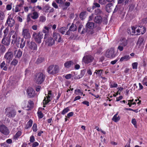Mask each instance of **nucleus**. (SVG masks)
<instances>
[{
	"label": "nucleus",
	"instance_id": "5fc2aeb1",
	"mask_svg": "<svg viewBox=\"0 0 147 147\" xmlns=\"http://www.w3.org/2000/svg\"><path fill=\"white\" fill-rule=\"evenodd\" d=\"M32 129L33 131H34L36 132L37 131V125L36 123H34L33 124L32 127Z\"/></svg>",
	"mask_w": 147,
	"mask_h": 147
},
{
	"label": "nucleus",
	"instance_id": "6e6d98bb",
	"mask_svg": "<svg viewBox=\"0 0 147 147\" xmlns=\"http://www.w3.org/2000/svg\"><path fill=\"white\" fill-rule=\"evenodd\" d=\"M132 123L134 125L135 127H137L136 122V120L135 119H133L131 120Z\"/></svg>",
	"mask_w": 147,
	"mask_h": 147
},
{
	"label": "nucleus",
	"instance_id": "f8f14e48",
	"mask_svg": "<svg viewBox=\"0 0 147 147\" xmlns=\"http://www.w3.org/2000/svg\"><path fill=\"white\" fill-rule=\"evenodd\" d=\"M105 55L106 57L110 58L114 57L115 55L114 50L112 49L108 50L106 52Z\"/></svg>",
	"mask_w": 147,
	"mask_h": 147
},
{
	"label": "nucleus",
	"instance_id": "bf43d9fd",
	"mask_svg": "<svg viewBox=\"0 0 147 147\" xmlns=\"http://www.w3.org/2000/svg\"><path fill=\"white\" fill-rule=\"evenodd\" d=\"M11 8H12L11 5L8 4L6 5V9L7 10H10L11 9Z\"/></svg>",
	"mask_w": 147,
	"mask_h": 147
},
{
	"label": "nucleus",
	"instance_id": "412c9836",
	"mask_svg": "<svg viewBox=\"0 0 147 147\" xmlns=\"http://www.w3.org/2000/svg\"><path fill=\"white\" fill-rule=\"evenodd\" d=\"M113 8V6L112 3H109L105 7L106 10L108 12H111Z\"/></svg>",
	"mask_w": 147,
	"mask_h": 147
},
{
	"label": "nucleus",
	"instance_id": "4be33fe9",
	"mask_svg": "<svg viewBox=\"0 0 147 147\" xmlns=\"http://www.w3.org/2000/svg\"><path fill=\"white\" fill-rule=\"evenodd\" d=\"M8 66V65L5 63L4 61L1 63L0 65V68L5 71H6L7 70Z\"/></svg>",
	"mask_w": 147,
	"mask_h": 147
},
{
	"label": "nucleus",
	"instance_id": "4468645a",
	"mask_svg": "<svg viewBox=\"0 0 147 147\" xmlns=\"http://www.w3.org/2000/svg\"><path fill=\"white\" fill-rule=\"evenodd\" d=\"M15 23V21L12 18L9 17L7 18L5 24V25L6 24L8 25V26L10 27H12L14 25Z\"/></svg>",
	"mask_w": 147,
	"mask_h": 147
},
{
	"label": "nucleus",
	"instance_id": "7ed1b4c3",
	"mask_svg": "<svg viewBox=\"0 0 147 147\" xmlns=\"http://www.w3.org/2000/svg\"><path fill=\"white\" fill-rule=\"evenodd\" d=\"M128 43L127 39L123 38H121L119 41V46L118 47V49L120 51L123 50L124 47L127 46Z\"/></svg>",
	"mask_w": 147,
	"mask_h": 147
},
{
	"label": "nucleus",
	"instance_id": "49530a36",
	"mask_svg": "<svg viewBox=\"0 0 147 147\" xmlns=\"http://www.w3.org/2000/svg\"><path fill=\"white\" fill-rule=\"evenodd\" d=\"M100 7V5L99 4L94 1L93 3V5L92 7V8L93 9H94L96 7Z\"/></svg>",
	"mask_w": 147,
	"mask_h": 147
},
{
	"label": "nucleus",
	"instance_id": "f257e3e1",
	"mask_svg": "<svg viewBox=\"0 0 147 147\" xmlns=\"http://www.w3.org/2000/svg\"><path fill=\"white\" fill-rule=\"evenodd\" d=\"M132 35H139L143 34L146 31V28L144 26H133L131 28Z\"/></svg>",
	"mask_w": 147,
	"mask_h": 147
},
{
	"label": "nucleus",
	"instance_id": "37998d69",
	"mask_svg": "<svg viewBox=\"0 0 147 147\" xmlns=\"http://www.w3.org/2000/svg\"><path fill=\"white\" fill-rule=\"evenodd\" d=\"M5 17V15L4 13L2 11H0V20H3Z\"/></svg>",
	"mask_w": 147,
	"mask_h": 147
},
{
	"label": "nucleus",
	"instance_id": "de8ad7c7",
	"mask_svg": "<svg viewBox=\"0 0 147 147\" xmlns=\"http://www.w3.org/2000/svg\"><path fill=\"white\" fill-rule=\"evenodd\" d=\"M75 93L77 95H82L83 94V92L80 89H76L75 90Z\"/></svg>",
	"mask_w": 147,
	"mask_h": 147
},
{
	"label": "nucleus",
	"instance_id": "7c9ffc66",
	"mask_svg": "<svg viewBox=\"0 0 147 147\" xmlns=\"http://www.w3.org/2000/svg\"><path fill=\"white\" fill-rule=\"evenodd\" d=\"M49 28L47 26H45L42 30L43 32L45 33V35L46 34L49 35Z\"/></svg>",
	"mask_w": 147,
	"mask_h": 147
},
{
	"label": "nucleus",
	"instance_id": "8fccbe9b",
	"mask_svg": "<svg viewBox=\"0 0 147 147\" xmlns=\"http://www.w3.org/2000/svg\"><path fill=\"white\" fill-rule=\"evenodd\" d=\"M39 21L42 22H43L45 21L46 20L45 17L43 16H40L39 18Z\"/></svg>",
	"mask_w": 147,
	"mask_h": 147
},
{
	"label": "nucleus",
	"instance_id": "13d9d810",
	"mask_svg": "<svg viewBox=\"0 0 147 147\" xmlns=\"http://www.w3.org/2000/svg\"><path fill=\"white\" fill-rule=\"evenodd\" d=\"M37 113L38 115L39 118L41 119L43 117V115L41 112H38Z\"/></svg>",
	"mask_w": 147,
	"mask_h": 147
},
{
	"label": "nucleus",
	"instance_id": "603ef678",
	"mask_svg": "<svg viewBox=\"0 0 147 147\" xmlns=\"http://www.w3.org/2000/svg\"><path fill=\"white\" fill-rule=\"evenodd\" d=\"M138 63L137 62L133 63L132 64L133 69H137L138 67Z\"/></svg>",
	"mask_w": 147,
	"mask_h": 147
},
{
	"label": "nucleus",
	"instance_id": "680f3d73",
	"mask_svg": "<svg viewBox=\"0 0 147 147\" xmlns=\"http://www.w3.org/2000/svg\"><path fill=\"white\" fill-rule=\"evenodd\" d=\"M35 140L34 137L33 136H31L30 137V141L31 142H33Z\"/></svg>",
	"mask_w": 147,
	"mask_h": 147
},
{
	"label": "nucleus",
	"instance_id": "0eeeda50",
	"mask_svg": "<svg viewBox=\"0 0 147 147\" xmlns=\"http://www.w3.org/2000/svg\"><path fill=\"white\" fill-rule=\"evenodd\" d=\"M43 34L41 32H40L38 34L34 32L32 37L36 42L40 43L41 42V39L43 38Z\"/></svg>",
	"mask_w": 147,
	"mask_h": 147
},
{
	"label": "nucleus",
	"instance_id": "c85d7f7f",
	"mask_svg": "<svg viewBox=\"0 0 147 147\" xmlns=\"http://www.w3.org/2000/svg\"><path fill=\"white\" fill-rule=\"evenodd\" d=\"M73 64L74 62L72 61H70L66 62L64 64V66L65 67L68 68Z\"/></svg>",
	"mask_w": 147,
	"mask_h": 147
},
{
	"label": "nucleus",
	"instance_id": "774afa93",
	"mask_svg": "<svg viewBox=\"0 0 147 147\" xmlns=\"http://www.w3.org/2000/svg\"><path fill=\"white\" fill-rule=\"evenodd\" d=\"M146 78H144L143 80V82L146 86H147V81H146Z\"/></svg>",
	"mask_w": 147,
	"mask_h": 147
},
{
	"label": "nucleus",
	"instance_id": "aec40b11",
	"mask_svg": "<svg viewBox=\"0 0 147 147\" xmlns=\"http://www.w3.org/2000/svg\"><path fill=\"white\" fill-rule=\"evenodd\" d=\"M29 48L31 50H37V46L36 44L33 42H31L28 45Z\"/></svg>",
	"mask_w": 147,
	"mask_h": 147
},
{
	"label": "nucleus",
	"instance_id": "dca6fc26",
	"mask_svg": "<svg viewBox=\"0 0 147 147\" xmlns=\"http://www.w3.org/2000/svg\"><path fill=\"white\" fill-rule=\"evenodd\" d=\"M32 13L29 14V16L34 20L37 19L39 17L38 13L36 12L34 9L32 10Z\"/></svg>",
	"mask_w": 147,
	"mask_h": 147
},
{
	"label": "nucleus",
	"instance_id": "e433bc0d",
	"mask_svg": "<svg viewBox=\"0 0 147 147\" xmlns=\"http://www.w3.org/2000/svg\"><path fill=\"white\" fill-rule=\"evenodd\" d=\"M109 86L111 88H117L118 85L116 82H111L109 83Z\"/></svg>",
	"mask_w": 147,
	"mask_h": 147
},
{
	"label": "nucleus",
	"instance_id": "a878e982",
	"mask_svg": "<svg viewBox=\"0 0 147 147\" xmlns=\"http://www.w3.org/2000/svg\"><path fill=\"white\" fill-rule=\"evenodd\" d=\"M120 117L118 115V113H117L113 117L112 120L115 122H117L119 120Z\"/></svg>",
	"mask_w": 147,
	"mask_h": 147
},
{
	"label": "nucleus",
	"instance_id": "c9c22d12",
	"mask_svg": "<svg viewBox=\"0 0 147 147\" xmlns=\"http://www.w3.org/2000/svg\"><path fill=\"white\" fill-rule=\"evenodd\" d=\"M24 4V1L23 0H20L19 1L18 3V4L16 5L22 8Z\"/></svg>",
	"mask_w": 147,
	"mask_h": 147
},
{
	"label": "nucleus",
	"instance_id": "bb28decb",
	"mask_svg": "<svg viewBox=\"0 0 147 147\" xmlns=\"http://www.w3.org/2000/svg\"><path fill=\"white\" fill-rule=\"evenodd\" d=\"M94 23L92 22H88L86 24V27L90 29H93L94 27Z\"/></svg>",
	"mask_w": 147,
	"mask_h": 147
},
{
	"label": "nucleus",
	"instance_id": "9b49d317",
	"mask_svg": "<svg viewBox=\"0 0 147 147\" xmlns=\"http://www.w3.org/2000/svg\"><path fill=\"white\" fill-rule=\"evenodd\" d=\"M0 131L3 134L7 136L9 133V131L7 127L3 125H0Z\"/></svg>",
	"mask_w": 147,
	"mask_h": 147
},
{
	"label": "nucleus",
	"instance_id": "338daca9",
	"mask_svg": "<svg viewBox=\"0 0 147 147\" xmlns=\"http://www.w3.org/2000/svg\"><path fill=\"white\" fill-rule=\"evenodd\" d=\"M52 5L55 8H58V6L57 5V4L55 2H53L52 3Z\"/></svg>",
	"mask_w": 147,
	"mask_h": 147
},
{
	"label": "nucleus",
	"instance_id": "69168bd1",
	"mask_svg": "<svg viewBox=\"0 0 147 147\" xmlns=\"http://www.w3.org/2000/svg\"><path fill=\"white\" fill-rule=\"evenodd\" d=\"M71 75L70 74L67 75L65 76V78L67 79H69L71 78Z\"/></svg>",
	"mask_w": 147,
	"mask_h": 147
},
{
	"label": "nucleus",
	"instance_id": "2f4dec72",
	"mask_svg": "<svg viewBox=\"0 0 147 147\" xmlns=\"http://www.w3.org/2000/svg\"><path fill=\"white\" fill-rule=\"evenodd\" d=\"M77 29V27L76 25L73 24H72L70 27L69 30L71 31H75Z\"/></svg>",
	"mask_w": 147,
	"mask_h": 147
},
{
	"label": "nucleus",
	"instance_id": "e2e57ef3",
	"mask_svg": "<svg viewBox=\"0 0 147 147\" xmlns=\"http://www.w3.org/2000/svg\"><path fill=\"white\" fill-rule=\"evenodd\" d=\"M39 145V144L37 142H35L32 144V147H36Z\"/></svg>",
	"mask_w": 147,
	"mask_h": 147
},
{
	"label": "nucleus",
	"instance_id": "1a4fd4ad",
	"mask_svg": "<svg viewBox=\"0 0 147 147\" xmlns=\"http://www.w3.org/2000/svg\"><path fill=\"white\" fill-rule=\"evenodd\" d=\"M51 92V91H48L47 96L44 97L43 101L44 105H47L51 101V99L53 98V96Z\"/></svg>",
	"mask_w": 147,
	"mask_h": 147
},
{
	"label": "nucleus",
	"instance_id": "cd10ccee",
	"mask_svg": "<svg viewBox=\"0 0 147 147\" xmlns=\"http://www.w3.org/2000/svg\"><path fill=\"white\" fill-rule=\"evenodd\" d=\"M20 38L19 37H17L15 39H12L11 42L12 44H16V45L19 44Z\"/></svg>",
	"mask_w": 147,
	"mask_h": 147
},
{
	"label": "nucleus",
	"instance_id": "f704fd0d",
	"mask_svg": "<svg viewBox=\"0 0 147 147\" xmlns=\"http://www.w3.org/2000/svg\"><path fill=\"white\" fill-rule=\"evenodd\" d=\"M50 8V7L48 4L45 5L43 8L42 10L45 12H48Z\"/></svg>",
	"mask_w": 147,
	"mask_h": 147
},
{
	"label": "nucleus",
	"instance_id": "c03bdc74",
	"mask_svg": "<svg viewBox=\"0 0 147 147\" xmlns=\"http://www.w3.org/2000/svg\"><path fill=\"white\" fill-rule=\"evenodd\" d=\"M67 28L66 27H63L60 28L59 31L60 32L63 34H64Z\"/></svg>",
	"mask_w": 147,
	"mask_h": 147
},
{
	"label": "nucleus",
	"instance_id": "a19ab883",
	"mask_svg": "<svg viewBox=\"0 0 147 147\" xmlns=\"http://www.w3.org/2000/svg\"><path fill=\"white\" fill-rule=\"evenodd\" d=\"M69 111V107H67L64 109L61 112V113L62 115H64L68 112Z\"/></svg>",
	"mask_w": 147,
	"mask_h": 147
},
{
	"label": "nucleus",
	"instance_id": "09e8293b",
	"mask_svg": "<svg viewBox=\"0 0 147 147\" xmlns=\"http://www.w3.org/2000/svg\"><path fill=\"white\" fill-rule=\"evenodd\" d=\"M6 51L5 47L3 45H0V51L2 52H4Z\"/></svg>",
	"mask_w": 147,
	"mask_h": 147
},
{
	"label": "nucleus",
	"instance_id": "c756f323",
	"mask_svg": "<svg viewBox=\"0 0 147 147\" xmlns=\"http://www.w3.org/2000/svg\"><path fill=\"white\" fill-rule=\"evenodd\" d=\"M22 132L20 131H18L13 136V138L14 140H17L20 136L21 135Z\"/></svg>",
	"mask_w": 147,
	"mask_h": 147
},
{
	"label": "nucleus",
	"instance_id": "423d86ee",
	"mask_svg": "<svg viewBox=\"0 0 147 147\" xmlns=\"http://www.w3.org/2000/svg\"><path fill=\"white\" fill-rule=\"evenodd\" d=\"M44 39L45 41L46 44L48 46H51L55 43V40L52 37H50V35H45Z\"/></svg>",
	"mask_w": 147,
	"mask_h": 147
},
{
	"label": "nucleus",
	"instance_id": "052dcab7",
	"mask_svg": "<svg viewBox=\"0 0 147 147\" xmlns=\"http://www.w3.org/2000/svg\"><path fill=\"white\" fill-rule=\"evenodd\" d=\"M8 32V29L7 28H6L3 31V33L4 34V36H5L7 35Z\"/></svg>",
	"mask_w": 147,
	"mask_h": 147
},
{
	"label": "nucleus",
	"instance_id": "39448f33",
	"mask_svg": "<svg viewBox=\"0 0 147 147\" xmlns=\"http://www.w3.org/2000/svg\"><path fill=\"white\" fill-rule=\"evenodd\" d=\"M47 72L50 74H54L58 73L59 71V67L56 65H51L47 68Z\"/></svg>",
	"mask_w": 147,
	"mask_h": 147
},
{
	"label": "nucleus",
	"instance_id": "a211bd4d",
	"mask_svg": "<svg viewBox=\"0 0 147 147\" xmlns=\"http://www.w3.org/2000/svg\"><path fill=\"white\" fill-rule=\"evenodd\" d=\"M53 37L55 40H56L58 38V42H60L62 40V38L60 35L58 33L54 32L53 34Z\"/></svg>",
	"mask_w": 147,
	"mask_h": 147
},
{
	"label": "nucleus",
	"instance_id": "4c0bfd02",
	"mask_svg": "<svg viewBox=\"0 0 147 147\" xmlns=\"http://www.w3.org/2000/svg\"><path fill=\"white\" fill-rule=\"evenodd\" d=\"M144 39L142 38H139L138 40L137 44L139 45V46L142 45L143 44Z\"/></svg>",
	"mask_w": 147,
	"mask_h": 147
},
{
	"label": "nucleus",
	"instance_id": "3c124183",
	"mask_svg": "<svg viewBox=\"0 0 147 147\" xmlns=\"http://www.w3.org/2000/svg\"><path fill=\"white\" fill-rule=\"evenodd\" d=\"M102 11L99 9H97L95 10V13L96 15L100 14L102 13Z\"/></svg>",
	"mask_w": 147,
	"mask_h": 147
},
{
	"label": "nucleus",
	"instance_id": "58836bf2",
	"mask_svg": "<svg viewBox=\"0 0 147 147\" xmlns=\"http://www.w3.org/2000/svg\"><path fill=\"white\" fill-rule=\"evenodd\" d=\"M24 39L21 38L20 39V41L21 43L20 44V48H23L25 46L26 42L25 41H24Z\"/></svg>",
	"mask_w": 147,
	"mask_h": 147
},
{
	"label": "nucleus",
	"instance_id": "79ce46f5",
	"mask_svg": "<svg viewBox=\"0 0 147 147\" xmlns=\"http://www.w3.org/2000/svg\"><path fill=\"white\" fill-rule=\"evenodd\" d=\"M32 121L31 119L29 120L27 123V125L26 126V128L28 129L32 125Z\"/></svg>",
	"mask_w": 147,
	"mask_h": 147
},
{
	"label": "nucleus",
	"instance_id": "473e14b6",
	"mask_svg": "<svg viewBox=\"0 0 147 147\" xmlns=\"http://www.w3.org/2000/svg\"><path fill=\"white\" fill-rule=\"evenodd\" d=\"M18 62V60L16 59V58H14L11 61V65H12L16 66L17 65Z\"/></svg>",
	"mask_w": 147,
	"mask_h": 147
},
{
	"label": "nucleus",
	"instance_id": "f3484780",
	"mask_svg": "<svg viewBox=\"0 0 147 147\" xmlns=\"http://www.w3.org/2000/svg\"><path fill=\"white\" fill-rule=\"evenodd\" d=\"M27 93L30 98L34 97L35 95V91L32 88H29L27 89Z\"/></svg>",
	"mask_w": 147,
	"mask_h": 147
},
{
	"label": "nucleus",
	"instance_id": "6ab92c4d",
	"mask_svg": "<svg viewBox=\"0 0 147 147\" xmlns=\"http://www.w3.org/2000/svg\"><path fill=\"white\" fill-rule=\"evenodd\" d=\"M14 55L15 58L20 59L22 56V53L20 49L14 51Z\"/></svg>",
	"mask_w": 147,
	"mask_h": 147
},
{
	"label": "nucleus",
	"instance_id": "72a5a7b5",
	"mask_svg": "<svg viewBox=\"0 0 147 147\" xmlns=\"http://www.w3.org/2000/svg\"><path fill=\"white\" fill-rule=\"evenodd\" d=\"M33 106V103L32 101L29 100L28 102L27 107L28 108V110L32 108Z\"/></svg>",
	"mask_w": 147,
	"mask_h": 147
},
{
	"label": "nucleus",
	"instance_id": "f03ea898",
	"mask_svg": "<svg viewBox=\"0 0 147 147\" xmlns=\"http://www.w3.org/2000/svg\"><path fill=\"white\" fill-rule=\"evenodd\" d=\"M45 75L42 73L40 72L35 74L34 78L35 82L38 84H41L45 80Z\"/></svg>",
	"mask_w": 147,
	"mask_h": 147
},
{
	"label": "nucleus",
	"instance_id": "0e129e2a",
	"mask_svg": "<svg viewBox=\"0 0 147 147\" xmlns=\"http://www.w3.org/2000/svg\"><path fill=\"white\" fill-rule=\"evenodd\" d=\"M103 70H98V72L97 73L98 75L99 76H101Z\"/></svg>",
	"mask_w": 147,
	"mask_h": 147
},
{
	"label": "nucleus",
	"instance_id": "ddd939ff",
	"mask_svg": "<svg viewBox=\"0 0 147 147\" xmlns=\"http://www.w3.org/2000/svg\"><path fill=\"white\" fill-rule=\"evenodd\" d=\"M13 57V55L12 52L11 51V49H9L8 51L5 54L4 58L7 60H9L10 61V60Z\"/></svg>",
	"mask_w": 147,
	"mask_h": 147
},
{
	"label": "nucleus",
	"instance_id": "2eb2a0df",
	"mask_svg": "<svg viewBox=\"0 0 147 147\" xmlns=\"http://www.w3.org/2000/svg\"><path fill=\"white\" fill-rule=\"evenodd\" d=\"M10 37L4 36L2 40V43L5 45L8 46L10 42Z\"/></svg>",
	"mask_w": 147,
	"mask_h": 147
},
{
	"label": "nucleus",
	"instance_id": "a18cd8bd",
	"mask_svg": "<svg viewBox=\"0 0 147 147\" xmlns=\"http://www.w3.org/2000/svg\"><path fill=\"white\" fill-rule=\"evenodd\" d=\"M86 71L85 69H83L81 71L80 74L78 76L79 78H82L85 74Z\"/></svg>",
	"mask_w": 147,
	"mask_h": 147
},
{
	"label": "nucleus",
	"instance_id": "4d7b16f0",
	"mask_svg": "<svg viewBox=\"0 0 147 147\" xmlns=\"http://www.w3.org/2000/svg\"><path fill=\"white\" fill-rule=\"evenodd\" d=\"M106 0H98V2L101 5L105 4L106 3Z\"/></svg>",
	"mask_w": 147,
	"mask_h": 147
},
{
	"label": "nucleus",
	"instance_id": "b1692460",
	"mask_svg": "<svg viewBox=\"0 0 147 147\" xmlns=\"http://www.w3.org/2000/svg\"><path fill=\"white\" fill-rule=\"evenodd\" d=\"M21 9V8L16 5L15 8H13L12 11L13 14L20 11Z\"/></svg>",
	"mask_w": 147,
	"mask_h": 147
},
{
	"label": "nucleus",
	"instance_id": "20e7f679",
	"mask_svg": "<svg viewBox=\"0 0 147 147\" xmlns=\"http://www.w3.org/2000/svg\"><path fill=\"white\" fill-rule=\"evenodd\" d=\"M94 57L91 55H86L82 59V63L85 64H88L93 62Z\"/></svg>",
	"mask_w": 147,
	"mask_h": 147
},
{
	"label": "nucleus",
	"instance_id": "9d476101",
	"mask_svg": "<svg viewBox=\"0 0 147 147\" xmlns=\"http://www.w3.org/2000/svg\"><path fill=\"white\" fill-rule=\"evenodd\" d=\"M22 35L23 37L26 39H30L31 37L29 30L24 28L22 29Z\"/></svg>",
	"mask_w": 147,
	"mask_h": 147
},
{
	"label": "nucleus",
	"instance_id": "5701e85b",
	"mask_svg": "<svg viewBox=\"0 0 147 147\" xmlns=\"http://www.w3.org/2000/svg\"><path fill=\"white\" fill-rule=\"evenodd\" d=\"M130 58V56L129 55H125L121 57L120 59V61H125L129 60Z\"/></svg>",
	"mask_w": 147,
	"mask_h": 147
},
{
	"label": "nucleus",
	"instance_id": "ea45409f",
	"mask_svg": "<svg viewBox=\"0 0 147 147\" xmlns=\"http://www.w3.org/2000/svg\"><path fill=\"white\" fill-rule=\"evenodd\" d=\"M86 12L85 11L82 12L80 14V19L83 20L85 18V15Z\"/></svg>",
	"mask_w": 147,
	"mask_h": 147
},
{
	"label": "nucleus",
	"instance_id": "393cba45",
	"mask_svg": "<svg viewBox=\"0 0 147 147\" xmlns=\"http://www.w3.org/2000/svg\"><path fill=\"white\" fill-rule=\"evenodd\" d=\"M94 20L95 22L98 23H100L102 21V17L99 16L95 17Z\"/></svg>",
	"mask_w": 147,
	"mask_h": 147
},
{
	"label": "nucleus",
	"instance_id": "864d4df0",
	"mask_svg": "<svg viewBox=\"0 0 147 147\" xmlns=\"http://www.w3.org/2000/svg\"><path fill=\"white\" fill-rule=\"evenodd\" d=\"M19 25L18 24H16L15 26V32L17 33L19 31Z\"/></svg>",
	"mask_w": 147,
	"mask_h": 147
},
{
	"label": "nucleus",
	"instance_id": "6e6552de",
	"mask_svg": "<svg viewBox=\"0 0 147 147\" xmlns=\"http://www.w3.org/2000/svg\"><path fill=\"white\" fill-rule=\"evenodd\" d=\"M5 111L6 115L9 117H13L16 115L15 111L10 107L6 108Z\"/></svg>",
	"mask_w": 147,
	"mask_h": 147
}]
</instances>
